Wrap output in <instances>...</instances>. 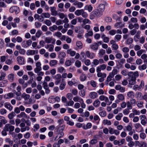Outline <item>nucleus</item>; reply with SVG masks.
Here are the masks:
<instances>
[{
    "mask_svg": "<svg viewBox=\"0 0 147 147\" xmlns=\"http://www.w3.org/2000/svg\"><path fill=\"white\" fill-rule=\"evenodd\" d=\"M103 13L98 9L94 10L90 13V18L93 20L95 17L98 18L102 15Z\"/></svg>",
    "mask_w": 147,
    "mask_h": 147,
    "instance_id": "obj_1",
    "label": "nucleus"
},
{
    "mask_svg": "<svg viewBox=\"0 0 147 147\" xmlns=\"http://www.w3.org/2000/svg\"><path fill=\"white\" fill-rule=\"evenodd\" d=\"M4 127L5 129L6 130L9 131V133L13 131L15 128L14 126L9 124H6Z\"/></svg>",
    "mask_w": 147,
    "mask_h": 147,
    "instance_id": "obj_2",
    "label": "nucleus"
},
{
    "mask_svg": "<svg viewBox=\"0 0 147 147\" xmlns=\"http://www.w3.org/2000/svg\"><path fill=\"white\" fill-rule=\"evenodd\" d=\"M9 11L11 13L15 12L16 14H17L20 12V9L17 6H13L10 8Z\"/></svg>",
    "mask_w": 147,
    "mask_h": 147,
    "instance_id": "obj_3",
    "label": "nucleus"
},
{
    "mask_svg": "<svg viewBox=\"0 0 147 147\" xmlns=\"http://www.w3.org/2000/svg\"><path fill=\"white\" fill-rule=\"evenodd\" d=\"M45 41L47 43H51L53 44H55V40L52 37H47L45 39Z\"/></svg>",
    "mask_w": 147,
    "mask_h": 147,
    "instance_id": "obj_4",
    "label": "nucleus"
},
{
    "mask_svg": "<svg viewBox=\"0 0 147 147\" xmlns=\"http://www.w3.org/2000/svg\"><path fill=\"white\" fill-rule=\"evenodd\" d=\"M38 50H28L26 51V54L28 55H33L38 53Z\"/></svg>",
    "mask_w": 147,
    "mask_h": 147,
    "instance_id": "obj_5",
    "label": "nucleus"
},
{
    "mask_svg": "<svg viewBox=\"0 0 147 147\" xmlns=\"http://www.w3.org/2000/svg\"><path fill=\"white\" fill-rule=\"evenodd\" d=\"M115 88L116 90H119L122 93L124 92L125 91V88L121 86L120 85H116Z\"/></svg>",
    "mask_w": 147,
    "mask_h": 147,
    "instance_id": "obj_6",
    "label": "nucleus"
},
{
    "mask_svg": "<svg viewBox=\"0 0 147 147\" xmlns=\"http://www.w3.org/2000/svg\"><path fill=\"white\" fill-rule=\"evenodd\" d=\"M50 8L52 15L56 16L58 15V13L57 11L56 10V8L55 7H51Z\"/></svg>",
    "mask_w": 147,
    "mask_h": 147,
    "instance_id": "obj_7",
    "label": "nucleus"
},
{
    "mask_svg": "<svg viewBox=\"0 0 147 147\" xmlns=\"http://www.w3.org/2000/svg\"><path fill=\"white\" fill-rule=\"evenodd\" d=\"M17 60L20 65H23L24 64V59L22 57L20 56H18L17 58Z\"/></svg>",
    "mask_w": 147,
    "mask_h": 147,
    "instance_id": "obj_8",
    "label": "nucleus"
},
{
    "mask_svg": "<svg viewBox=\"0 0 147 147\" xmlns=\"http://www.w3.org/2000/svg\"><path fill=\"white\" fill-rule=\"evenodd\" d=\"M17 117L19 118H23L26 119H28L29 117L28 116L27 114L24 112H22L20 114H18Z\"/></svg>",
    "mask_w": 147,
    "mask_h": 147,
    "instance_id": "obj_9",
    "label": "nucleus"
},
{
    "mask_svg": "<svg viewBox=\"0 0 147 147\" xmlns=\"http://www.w3.org/2000/svg\"><path fill=\"white\" fill-rule=\"evenodd\" d=\"M106 67V65L105 64L100 65L99 66L97 67L96 71L97 72L100 71L101 70H104L105 69Z\"/></svg>",
    "mask_w": 147,
    "mask_h": 147,
    "instance_id": "obj_10",
    "label": "nucleus"
},
{
    "mask_svg": "<svg viewBox=\"0 0 147 147\" xmlns=\"http://www.w3.org/2000/svg\"><path fill=\"white\" fill-rule=\"evenodd\" d=\"M99 45L96 43H93L90 45V47L91 49L94 50H97L98 49Z\"/></svg>",
    "mask_w": 147,
    "mask_h": 147,
    "instance_id": "obj_11",
    "label": "nucleus"
},
{
    "mask_svg": "<svg viewBox=\"0 0 147 147\" xmlns=\"http://www.w3.org/2000/svg\"><path fill=\"white\" fill-rule=\"evenodd\" d=\"M5 107L10 111H11L13 109V107L9 103L6 102L4 104Z\"/></svg>",
    "mask_w": 147,
    "mask_h": 147,
    "instance_id": "obj_12",
    "label": "nucleus"
},
{
    "mask_svg": "<svg viewBox=\"0 0 147 147\" xmlns=\"http://www.w3.org/2000/svg\"><path fill=\"white\" fill-rule=\"evenodd\" d=\"M86 54L87 57L90 59H93L95 57V55L93 53H90L88 51H87L86 52Z\"/></svg>",
    "mask_w": 147,
    "mask_h": 147,
    "instance_id": "obj_13",
    "label": "nucleus"
},
{
    "mask_svg": "<svg viewBox=\"0 0 147 147\" xmlns=\"http://www.w3.org/2000/svg\"><path fill=\"white\" fill-rule=\"evenodd\" d=\"M90 97L92 99H95L98 96L97 93L95 92H91L89 94Z\"/></svg>",
    "mask_w": 147,
    "mask_h": 147,
    "instance_id": "obj_14",
    "label": "nucleus"
},
{
    "mask_svg": "<svg viewBox=\"0 0 147 147\" xmlns=\"http://www.w3.org/2000/svg\"><path fill=\"white\" fill-rule=\"evenodd\" d=\"M14 97V94L12 92H10L7 94H5L4 96V97L6 99H9L13 98Z\"/></svg>",
    "mask_w": 147,
    "mask_h": 147,
    "instance_id": "obj_15",
    "label": "nucleus"
},
{
    "mask_svg": "<svg viewBox=\"0 0 147 147\" xmlns=\"http://www.w3.org/2000/svg\"><path fill=\"white\" fill-rule=\"evenodd\" d=\"M97 9L103 13L105 9V5L103 4H100Z\"/></svg>",
    "mask_w": 147,
    "mask_h": 147,
    "instance_id": "obj_16",
    "label": "nucleus"
},
{
    "mask_svg": "<svg viewBox=\"0 0 147 147\" xmlns=\"http://www.w3.org/2000/svg\"><path fill=\"white\" fill-rule=\"evenodd\" d=\"M84 9L91 12L93 9V7L91 5H87L84 7Z\"/></svg>",
    "mask_w": 147,
    "mask_h": 147,
    "instance_id": "obj_17",
    "label": "nucleus"
},
{
    "mask_svg": "<svg viewBox=\"0 0 147 147\" xmlns=\"http://www.w3.org/2000/svg\"><path fill=\"white\" fill-rule=\"evenodd\" d=\"M57 63V61L56 60H51L49 62V65L51 67L54 66L56 65Z\"/></svg>",
    "mask_w": 147,
    "mask_h": 147,
    "instance_id": "obj_18",
    "label": "nucleus"
},
{
    "mask_svg": "<svg viewBox=\"0 0 147 147\" xmlns=\"http://www.w3.org/2000/svg\"><path fill=\"white\" fill-rule=\"evenodd\" d=\"M5 141L7 143H8L9 145L12 146L13 144V140H11L10 138H7L5 139Z\"/></svg>",
    "mask_w": 147,
    "mask_h": 147,
    "instance_id": "obj_19",
    "label": "nucleus"
},
{
    "mask_svg": "<svg viewBox=\"0 0 147 147\" xmlns=\"http://www.w3.org/2000/svg\"><path fill=\"white\" fill-rule=\"evenodd\" d=\"M136 142L139 143L138 146L140 147H146L147 144L144 142L142 141L140 142L138 141H136Z\"/></svg>",
    "mask_w": 147,
    "mask_h": 147,
    "instance_id": "obj_20",
    "label": "nucleus"
},
{
    "mask_svg": "<svg viewBox=\"0 0 147 147\" xmlns=\"http://www.w3.org/2000/svg\"><path fill=\"white\" fill-rule=\"evenodd\" d=\"M73 100L75 102H81L83 100V99H82L78 96L74 97Z\"/></svg>",
    "mask_w": 147,
    "mask_h": 147,
    "instance_id": "obj_21",
    "label": "nucleus"
},
{
    "mask_svg": "<svg viewBox=\"0 0 147 147\" xmlns=\"http://www.w3.org/2000/svg\"><path fill=\"white\" fill-rule=\"evenodd\" d=\"M21 97L23 98L25 100H28L30 98V95L25 93L22 94Z\"/></svg>",
    "mask_w": 147,
    "mask_h": 147,
    "instance_id": "obj_22",
    "label": "nucleus"
},
{
    "mask_svg": "<svg viewBox=\"0 0 147 147\" xmlns=\"http://www.w3.org/2000/svg\"><path fill=\"white\" fill-rule=\"evenodd\" d=\"M100 71L97 72V76L98 77L105 78L106 76V74L105 73H102Z\"/></svg>",
    "mask_w": 147,
    "mask_h": 147,
    "instance_id": "obj_23",
    "label": "nucleus"
},
{
    "mask_svg": "<svg viewBox=\"0 0 147 147\" xmlns=\"http://www.w3.org/2000/svg\"><path fill=\"white\" fill-rule=\"evenodd\" d=\"M66 55V54L64 52H60L59 53L58 57L59 58H63L65 57Z\"/></svg>",
    "mask_w": 147,
    "mask_h": 147,
    "instance_id": "obj_24",
    "label": "nucleus"
},
{
    "mask_svg": "<svg viewBox=\"0 0 147 147\" xmlns=\"http://www.w3.org/2000/svg\"><path fill=\"white\" fill-rule=\"evenodd\" d=\"M94 138L92 139L90 142V143L92 145L95 144L98 142L97 139L96 138V137L95 136H94Z\"/></svg>",
    "mask_w": 147,
    "mask_h": 147,
    "instance_id": "obj_25",
    "label": "nucleus"
},
{
    "mask_svg": "<svg viewBox=\"0 0 147 147\" xmlns=\"http://www.w3.org/2000/svg\"><path fill=\"white\" fill-rule=\"evenodd\" d=\"M136 79L135 78H131L129 80V84L131 85H134L136 83Z\"/></svg>",
    "mask_w": 147,
    "mask_h": 147,
    "instance_id": "obj_26",
    "label": "nucleus"
},
{
    "mask_svg": "<svg viewBox=\"0 0 147 147\" xmlns=\"http://www.w3.org/2000/svg\"><path fill=\"white\" fill-rule=\"evenodd\" d=\"M117 98L118 100L120 101H123L125 99L124 95L122 94H120L117 96Z\"/></svg>",
    "mask_w": 147,
    "mask_h": 147,
    "instance_id": "obj_27",
    "label": "nucleus"
},
{
    "mask_svg": "<svg viewBox=\"0 0 147 147\" xmlns=\"http://www.w3.org/2000/svg\"><path fill=\"white\" fill-rule=\"evenodd\" d=\"M16 115L15 112L13 111H12L8 115V117L9 119H11L14 117Z\"/></svg>",
    "mask_w": 147,
    "mask_h": 147,
    "instance_id": "obj_28",
    "label": "nucleus"
},
{
    "mask_svg": "<svg viewBox=\"0 0 147 147\" xmlns=\"http://www.w3.org/2000/svg\"><path fill=\"white\" fill-rule=\"evenodd\" d=\"M100 104V102L98 99L96 100L93 103V105L95 107H99Z\"/></svg>",
    "mask_w": 147,
    "mask_h": 147,
    "instance_id": "obj_29",
    "label": "nucleus"
},
{
    "mask_svg": "<svg viewBox=\"0 0 147 147\" xmlns=\"http://www.w3.org/2000/svg\"><path fill=\"white\" fill-rule=\"evenodd\" d=\"M113 78V77L109 74V75L107 78V80L105 82V83L106 85H108V82L112 80V78Z\"/></svg>",
    "mask_w": 147,
    "mask_h": 147,
    "instance_id": "obj_30",
    "label": "nucleus"
},
{
    "mask_svg": "<svg viewBox=\"0 0 147 147\" xmlns=\"http://www.w3.org/2000/svg\"><path fill=\"white\" fill-rule=\"evenodd\" d=\"M105 53V50L101 49L99 50L98 55L101 57H102L103 55Z\"/></svg>",
    "mask_w": 147,
    "mask_h": 147,
    "instance_id": "obj_31",
    "label": "nucleus"
},
{
    "mask_svg": "<svg viewBox=\"0 0 147 147\" xmlns=\"http://www.w3.org/2000/svg\"><path fill=\"white\" fill-rule=\"evenodd\" d=\"M83 9L77 10L75 12V14L77 16H79L82 15Z\"/></svg>",
    "mask_w": 147,
    "mask_h": 147,
    "instance_id": "obj_32",
    "label": "nucleus"
},
{
    "mask_svg": "<svg viewBox=\"0 0 147 147\" xmlns=\"http://www.w3.org/2000/svg\"><path fill=\"white\" fill-rule=\"evenodd\" d=\"M127 96L130 98H133L134 96V93L132 91H130L127 93Z\"/></svg>",
    "mask_w": 147,
    "mask_h": 147,
    "instance_id": "obj_33",
    "label": "nucleus"
},
{
    "mask_svg": "<svg viewBox=\"0 0 147 147\" xmlns=\"http://www.w3.org/2000/svg\"><path fill=\"white\" fill-rule=\"evenodd\" d=\"M118 73V70L116 69H113L112 72L109 73V74L113 77L115 75L117 74Z\"/></svg>",
    "mask_w": 147,
    "mask_h": 147,
    "instance_id": "obj_34",
    "label": "nucleus"
},
{
    "mask_svg": "<svg viewBox=\"0 0 147 147\" xmlns=\"http://www.w3.org/2000/svg\"><path fill=\"white\" fill-rule=\"evenodd\" d=\"M0 121L3 124H5L7 122V120L5 117L3 116H0Z\"/></svg>",
    "mask_w": 147,
    "mask_h": 147,
    "instance_id": "obj_35",
    "label": "nucleus"
},
{
    "mask_svg": "<svg viewBox=\"0 0 147 147\" xmlns=\"http://www.w3.org/2000/svg\"><path fill=\"white\" fill-rule=\"evenodd\" d=\"M58 71L60 73H62L63 72H65L66 71L64 68L62 67H59L58 68Z\"/></svg>",
    "mask_w": 147,
    "mask_h": 147,
    "instance_id": "obj_36",
    "label": "nucleus"
},
{
    "mask_svg": "<svg viewBox=\"0 0 147 147\" xmlns=\"http://www.w3.org/2000/svg\"><path fill=\"white\" fill-rule=\"evenodd\" d=\"M57 27L55 25H54L52 26H50L49 27V30L52 32H53L54 31L57 30Z\"/></svg>",
    "mask_w": 147,
    "mask_h": 147,
    "instance_id": "obj_37",
    "label": "nucleus"
},
{
    "mask_svg": "<svg viewBox=\"0 0 147 147\" xmlns=\"http://www.w3.org/2000/svg\"><path fill=\"white\" fill-rule=\"evenodd\" d=\"M14 78V75L13 74H9L8 75V78L9 80L11 82H12Z\"/></svg>",
    "mask_w": 147,
    "mask_h": 147,
    "instance_id": "obj_38",
    "label": "nucleus"
},
{
    "mask_svg": "<svg viewBox=\"0 0 147 147\" xmlns=\"http://www.w3.org/2000/svg\"><path fill=\"white\" fill-rule=\"evenodd\" d=\"M123 116V114L122 113H119L115 117V119L119 121L121 119V118Z\"/></svg>",
    "mask_w": 147,
    "mask_h": 147,
    "instance_id": "obj_39",
    "label": "nucleus"
},
{
    "mask_svg": "<svg viewBox=\"0 0 147 147\" xmlns=\"http://www.w3.org/2000/svg\"><path fill=\"white\" fill-rule=\"evenodd\" d=\"M103 124L104 125H111V121L108 120L107 119H104L103 120L102 122Z\"/></svg>",
    "mask_w": 147,
    "mask_h": 147,
    "instance_id": "obj_40",
    "label": "nucleus"
},
{
    "mask_svg": "<svg viewBox=\"0 0 147 147\" xmlns=\"http://www.w3.org/2000/svg\"><path fill=\"white\" fill-rule=\"evenodd\" d=\"M133 42V40L131 38H127L126 41V43L127 45L131 44Z\"/></svg>",
    "mask_w": 147,
    "mask_h": 147,
    "instance_id": "obj_41",
    "label": "nucleus"
},
{
    "mask_svg": "<svg viewBox=\"0 0 147 147\" xmlns=\"http://www.w3.org/2000/svg\"><path fill=\"white\" fill-rule=\"evenodd\" d=\"M76 45L80 49H81L82 48V44L80 41H77L76 42Z\"/></svg>",
    "mask_w": 147,
    "mask_h": 147,
    "instance_id": "obj_42",
    "label": "nucleus"
},
{
    "mask_svg": "<svg viewBox=\"0 0 147 147\" xmlns=\"http://www.w3.org/2000/svg\"><path fill=\"white\" fill-rule=\"evenodd\" d=\"M42 34V32L40 30H38L36 33V36L37 38H39Z\"/></svg>",
    "mask_w": 147,
    "mask_h": 147,
    "instance_id": "obj_43",
    "label": "nucleus"
},
{
    "mask_svg": "<svg viewBox=\"0 0 147 147\" xmlns=\"http://www.w3.org/2000/svg\"><path fill=\"white\" fill-rule=\"evenodd\" d=\"M86 76L84 74H82L80 77V80L82 81H84L86 78Z\"/></svg>",
    "mask_w": 147,
    "mask_h": 147,
    "instance_id": "obj_44",
    "label": "nucleus"
},
{
    "mask_svg": "<svg viewBox=\"0 0 147 147\" xmlns=\"http://www.w3.org/2000/svg\"><path fill=\"white\" fill-rule=\"evenodd\" d=\"M70 92L74 95H76L78 93V91L76 89L74 88L70 90Z\"/></svg>",
    "mask_w": 147,
    "mask_h": 147,
    "instance_id": "obj_45",
    "label": "nucleus"
},
{
    "mask_svg": "<svg viewBox=\"0 0 147 147\" xmlns=\"http://www.w3.org/2000/svg\"><path fill=\"white\" fill-rule=\"evenodd\" d=\"M42 15L45 18H49L50 16V14L48 12L43 13Z\"/></svg>",
    "mask_w": 147,
    "mask_h": 147,
    "instance_id": "obj_46",
    "label": "nucleus"
},
{
    "mask_svg": "<svg viewBox=\"0 0 147 147\" xmlns=\"http://www.w3.org/2000/svg\"><path fill=\"white\" fill-rule=\"evenodd\" d=\"M81 15L83 17L85 18H87L88 16L87 13L85 12L84 10H83Z\"/></svg>",
    "mask_w": 147,
    "mask_h": 147,
    "instance_id": "obj_47",
    "label": "nucleus"
},
{
    "mask_svg": "<svg viewBox=\"0 0 147 147\" xmlns=\"http://www.w3.org/2000/svg\"><path fill=\"white\" fill-rule=\"evenodd\" d=\"M93 35V32L92 31H89L88 33H86L85 36L86 38H88L89 36H92Z\"/></svg>",
    "mask_w": 147,
    "mask_h": 147,
    "instance_id": "obj_48",
    "label": "nucleus"
},
{
    "mask_svg": "<svg viewBox=\"0 0 147 147\" xmlns=\"http://www.w3.org/2000/svg\"><path fill=\"white\" fill-rule=\"evenodd\" d=\"M146 134L144 133H141L140 134V137L142 139L144 140L146 138Z\"/></svg>",
    "mask_w": 147,
    "mask_h": 147,
    "instance_id": "obj_49",
    "label": "nucleus"
},
{
    "mask_svg": "<svg viewBox=\"0 0 147 147\" xmlns=\"http://www.w3.org/2000/svg\"><path fill=\"white\" fill-rule=\"evenodd\" d=\"M61 75L59 74H56L54 77V79L55 80H61Z\"/></svg>",
    "mask_w": 147,
    "mask_h": 147,
    "instance_id": "obj_50",
    "label": "nucleus"
},
{
    "mask_svg": "<svg viewBox=\"0 0 147 147\" xmlns=\"http://www.w3.org/2000/svg\"><path fill=\"white\" fill-rule=\"evenodd\" d=\"M129 109H124L123 111V114L125 115H128L130 112V111Z\"/></svg>",
    "mask_w": 147,
    "mask_h": 147,
    "instance_id": "obj_51",
    "label": "nucleus"
},
{
    "mask_svg": "<svg viewBox=\"0 0 147 147\" xmlns=\"http://www.w3.org/2000/svg\"><path fill=\"white\" fill-rule=\"evenodd\" d=\"M7 113V111L5 109L3 108L0 110V113L2 115L5 114Z\"/></svg>",
    "mask_w": 147,
    "mask_h": 147,
    "instance_id": "obj_52",
    "label": "nucleus"
},
{
    "mask_svg": "<svg viewBox=\"0 0 147 147\" xmlns=\"http://www.w3.org/2000/svg\"><path fill=\"white\" fill-rule=\"evenodd\" d=\"M143 102L142 101L138 102H137L136 105L139 108H141L143 106Z\"/></svg>",
    "mask_w": 147,
    "mask_h": 147,
    "instance_id": "obj_53",
    "label": "nucleus"
},
{
    "mask_svg": "<svg viewBox=\"0 0 147 147\" xmlns=\"http://www.w3.org/2000/svg\"><path fill=\"white\" fill-rule=\"evenodd\" d=\"M44 23L48 26H49L51 24V21L49 20H46L44 22Z\"/></svg>",
    "mask_w": 147,
    "mask_h": 147,
    "instance_id": "obj_54",
    "label": "nucleus"
},
{
    "mask_svg": "<svg viewBox=\"0 0 147 147\" xmlns=\"http://www.w3.org/2000/svg\"><path fill=\"white\" fill-rule=\"evenodd\" d=\"M53 35L58 37H60L62 36V34L59 32H55L53 34Z\"/></svg>",
    "mask_w": 147,
    "mask_h": 147,
    "instance_id": "obj_55",
    "label": "nucleus"
},
{
    "mask_svg": "<svg viewBox=\"0 0 147 147\" xmlns=\"http://www.w3.org/2000/svg\"><path fill=\"white\" fill-rule=\"evenodd\" d=\"M99 115L102 117H104L106 116V112L105 111H103L99 112Z\"/></svg>",
    "mask_w": 147,
    "mask_h": 147,
    "instance_id": "obj_56",
    "label": "nucleus"
},
{
    "mask_svg": "<svg viewBox=\"0 0 147 147\" xmlns=\"http://www.w3.org/2000/svg\"><path fill=\"white\" fill-rule=\"evenodd\" d=\"M121 38V35L119 34L116 35L115 37V39L117 41H119Z\"/></svg>",
    "mask_w": 147,
    "mask_h": 147,
    "instance_id": "obj_57",
    "label": "nucleus"
},
{
    "mask_svg": "<svg viewBox=\"0 0 147 147\" xmlns=\"http://www.w3.org/2000/svg\"><path fill=\"white\" fill-rule=\"evenodd\" d=\"M145 50L142 49L139 50L137 52V55L138 56H140L143 52H145Z\"/></svg>",
    "mask_w": 147,
    "mask_h": 147,
    "instance_id": "obj_58",
    "label": "nucleus"
},
{
    "mask_svg": "<svg viewBox=\"0 0 147 147\" xmlns=\"http://www.w3.org/2000/svg\"><path fill=\"white\" fill-rule=\"evenodd\" d=\"M90 115V113L88 111H86L85 112V113L84 114H82V115H81V116L83 117H88Z\"/></svg>",
    "mask_w": 147,
    "mask_h": 147,
    "instance_id": "obj_59",
    "label": "nucleus"
},
{
    "mask_svg": "<svg viewBox=\"0 0 147 147\" xmlns=\"http://www.w3.org/2000/svg\"><path fill=\"white\" fill-rule=\"evenodd\" d=\"M65 64L67 66H69L71 64V62L69 60H67L65 62Z\"/></svg>",
    "mask_w": 147,
    "mask_h": 147,
    "instance_id": "obj_60",
    "label": "nucleus"
},
{
    "mask_svg": "<svg viewBox=\"0 0 147 147\" xmlns=\"http://www.w3.org/2000/svg\"><path fill=\"white\" fill-rule=\"evenodd\" d=\"M116 58L117 59H121L122 57V55L119 53H117L115 55Z\"/></svg>",
    "mask_w": 147,
    "mask_h": 147,
    "instance_id": "obj_61",
    "label": "nucleus"
},
{
    "mask_svg": "<svg viewBox=\"0 0 147 147\" xmlns=\"http://www.w3.org/2000/svg\"><path fill=\"white\" fill-rule=\"evenodd\" d=\"M35 26L36 28H40L41 26V24L39 22H35Z\"/></svg>",
    "mask_w": 147,
    "mask_h": 147,
    "instance_id": "obj_62",
    "label": "nucleus"
},
{
    "mask_svg": "<svg viewBox=\"0 0 147 147\" xmlns=\"http://www.w3.org/2000/svg\"><path fill=\"white\" fill-rule=\"evenodd\" d=\"M42 70L41 67H36L35 68L34 70V72L36 73H37L39 72L40 71Z\"/></svg>",
    "mask_w": 147,
    "mask_h": 147,
    "instance_id": "obj_63",
    "label": "nucleus"
},
{
    "mask_svg": "<svg viewBox=\"0 0 147 147\" xmlns=\"http://www.w3.org/2000/svg\"><path fill=\"white\" fill-rule=\"evenodd\" d=\"M145 41V38L143 36H141L140 38L139 42L141 44H143Z\"/></svg>",
    "mask_w": 147,
    "mask_h": 147,
    "instance_id": "obj_64",
    "label": "nucleus"
}]
</instances>
